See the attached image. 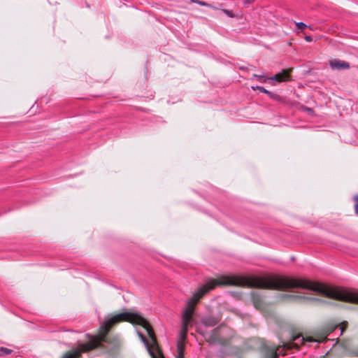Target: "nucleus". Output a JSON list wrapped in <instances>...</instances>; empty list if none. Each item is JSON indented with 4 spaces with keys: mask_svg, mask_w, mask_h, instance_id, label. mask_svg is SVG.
<instances>
[{
    "mask_svg": "<svg viewBox=\"0 0 358 358\" xmlns=\"http://www.w3.org/2000/svg\"><path fill=\"white\" fill-rule=\"evenodd\" d=\"M217 286H248L255 288L286 290L301 288L313 291L326 296V285L304 278H290L287 276L268 275L259 276L250 275L246 277L236 275H224L217 279H210L198 289L187 303V307L182 314V338H185L188 325L192 321V315L199 299L210 290Z\"/></svg>",
    "mask_w": 358,
    "mask_h": 358,
    "instance_id": "obj_1",
    "label": "nucleus"
},
{
    "mask_svg": "<svg viewBox=\"0 0 358 358\" xmlns=\"http://www.w3.org/2000/svg\"><path fill=\"white\" fill-rule=\"evenodd\" d=\"M122 322H129L133 324L141 325L147 331L148 336L151 340L150 343L145 336L138 331V334L145 344L149 354L152 358H164L162 352L158 348L155 332L145 318L141 315L130 312H124L112 316L100 327L101 339L103 342H106V336L110 329L115 324Z\"/></svg>",
    "mask_w": 358,
    "mask_h": 358,
    "instance_id": "obj_2",
    "label": "nucleus"
},
{
    "mask_svg": "<svg viewBox=\"0 0 358 358\" xmlns=\"http://www.w3.org/2000/svg\"><path fill=\"white\" fill-rule=\"evenodd\" d=\"M89 341L85 343H79L78 346L73 352H67L62 358H78L83 352L92 351L101 345L103 341L101 339V334L97 336L87 334Z\"/></svg>",
    "mask_w": 358,
    "mask_h": 358,
    "instance_id": "obj_3",
    "label": "nucleus"
},
{
    "mask_svg": "<svg viewBox=\"0 0 358 358\" xmlns=\"http://www.w3.org/2000/svg\"><path fill=\"white\" fill-rule=\"evenodd\" d=\"M225 329H213L210 335H209L208 341L211 343H218L222 345L227 344L228 343L227 339H224L221 338L220 335L221 334L224 333V331Z\"/></svg>",
    "mask_w": 358,
    "mask_h": 358,
    "instance_id": "obj_4",
    "label": "nucleus"
},
{
    "mask_svg": "<svg viewBox=\"0 0 358 358\" xmlns=\"http://www.w3.org/2000/svg\"><path fill=\"white\" fill-rule=\"evenodd\" d=\"M329 66L332 69L337 70L348 69L350 67V65L348 62L339 59L330 61Z\"/></svg>",
    "mask_w": 358,
    "mask_h": 358,
    "instance_id": "obj_5",
    "label": "nucleus"
},
{
    "mask_svg": "<svg viewBox=\"0 0 358 358\" xmlns=\"http://www.w3.org/2000/svg\"><path fill=\"white\" fill-rule=\"evenodd\" d=\"M252 89L253 90H259V92H261L264 94H268V96L273 100L278 101L281 100L280 96L278 94L270 92V91L266 90L262 86H259V85L252 86Z\"/></svg>",
    "mask_w": 358,
    "mask_h": 358,
    "instance_id": "obj_6",
    "label": "nucleus"
},
{
    "mask_svg": "<svg viewBox=\"0 0 358 358\" xmlns=\"http://www.w3.org/2000/svg\"><path fill=\"white\" fill-rule=\"evenodd\" d=\"M287 78L288 74L284 71H282L281 73H276L274 76H271V78H268V79L280 83L287 80Z\"/></svg>",
    "mask_w": 358,
    "mask_h": 358,
    "instance_id": "obj_7",
    "label": "nucleus"
},
{
    "mask_svg": "<svg viewBox=\"0 0 358 358\" xmlns=\"http://www.w3.org/2000/svg\"><path fill=\"white\" fill-rule=\"evenodd\" d=\"M185 344L182 341L177 343V355L176 358H185Z\"/></svg>",
    "mask_w": 358,
    "mask_h": 358,
    "instance_id": "obj_8",
    "label": "nucleus"
},
{
    "mask_svg": "<svg viewBox=\"0 0 358 358\" xmlns=\"http://www.w3.org/2000/svg\"><path fill=\"white\" fill-rule=\"evenodd\" d=\"M218 321L213 317H206L203 320V323L207 327H213L217 324Z\"/></svg>",
    "mask_w": 358,
    "mask_h": 358,
    "instance_id": "obj_9",
    "label": "nucleus"
},
{
    "mask_svg": "<svg viewBox=\"0 0 358 358\" xmlns=\"http://www.w3.org/2000/svg\"><path fill=\"white\" fill-rule=\"evenodd\" d=\"M282 350H281L280 348H276L275 346H273L271 348V356L272 357H276L281 354Z\"/></svg>",
    "mask_w": 358,
    "mask_h": 358,
    "instance_id": "obj_10",
    "label": "nucleus"
},
{
    "mask_svg": "<svg viewBox=\"0 0 358 358\" xmlns=\"http://www.w3.org/2000/svg\"><path fill=\"white\" fill-rule=\"evenodd\" d=\"M13 352V350L4 347H0V357L10 355Z\"/></svg>",
    "mask_w": 358,
    "mask_h": 358,
    "instance_id": "obj_11",
    "label": "nucleus"
},
{
    "mask_svg": "<svg viewBox=\"0 0 358 358\" xmlns=\"http://www.w3.org/2000/svg\"><path fill=\"white\" fill-rule=\"evenodd\" d=\"M192 1L194 3H196L198 5H200V6H205V7H208V8H212V5L206 2V1H201V0H192Z\"/></svg>",
    "mask_w": 358,
    "mask_h": 358,
    "instance_id": "obj_12",
    "label": "nucleus"
},
{
    "mask_svg": "<svg viewBox=\"0 0 358 358\" xmlns=\"http://www.w3.org/2000/svg\"><path fill=\"white\" fill-rule=\"evenodd\" d=\"M222 11L229 17H234V13L230 10H227V9H222Z\"/></svg>",
    "mask_w": 358,
    "mask_h": 358,
    "instance_id": "obj_13",
    "label": "nucleus"
},
{
    "mask_svg": "<svg viewBox=\"0 0 358 358\" xmlns=\"http://www.w3.org/2000/svg\"><path fill=\"white\" fill-rule=\"evenodd\" d=\"M354 200L355 201V211L357 215H358V195L354 196Z\"/></svg>",
    "mask_w": 358,
    "mask_h": 358,
    "instance_id": "obj_14",
    "label": "nucleus"
},
{
    "mask_svg": "<svg viewBox=\"0 0 358 358\" xmlns=\"http://www.w3.org/2000/svg\"><path fill=\"white\" fill-rule=\"evenodd\" d=\"M296 26L299 29H304L308 27L305 23L302 22H296Z\"/></svg>",
    "mask_w": 358,
    "mask_h": 358,
    "instance_id": "obj_15",
    "label": "nucleus"
},
{
    "mask_svg": "<svg viewBox=\"0 0 358 358\" xmlns=\"http://www.w3.org/2000/svg\"><path fill=\"white\" fill-rule=\"evenodd\" d=\"M294 341L299 340L300 341H301L302 343H304V341H306L305 338L301 335H299V336L294 337Z\"/></svg>",
    "mask_w": 358,
    "mask_h": 358,
    "instance_id": "obj_16",
    "label": "nucleus"
},
{
    "mask_svg": "<svg viewBox=\"0 0 358 358\" xmlns=\"http://www.w3.org/2000/svg\"><path fill=\"white\" fill-rule=\"evenodd\" d=\"M255 0H243V3L245 6H248L249 4L253 3Z\"/></svg>",
    "mask_w": 358,
    "mask_h": 358,
    "instance_id": "obj_17",
    "label": "nucleus"
},
{
    "mask_svg": "<svg viewBox=\"0 0 358 358\" xmlns=\"http://www.w3.org/2000/svg\"><path fill=\"white\" fill-rule=\"evenodd\" d=\"M343 324H345V327H342L340 328V335H341L343 332V331L345 330V328L347 325V322H344Z\"/></svg>",
    "mask_w": 358,
    "mask_h": 358,
    "instance_id": "obj_18",
    "label": "nucleus"
},
{
    "mask_svg": "<svg viewBox=\"0 0 358 358\" xmlns=\"http://www.w3.org/2000/svg\"><path fill=\"white\" fill-rule=\"evenodd\" d=\"M305 40L308 42H310V41H312L313 38L310 36H306L305 37Z\"/></svg>",
    "mask_w": 358,
    "mask_h": 358,
    "instance_id": "obj_19",
    "label": "nucleus"
},
{
    "mask_svg": "<svg viewBox=\"0 0 358 358\" xmlns=\"http://www.w3.org/2000/svg\"><path fill=\"white\" fill-rule=\"evenodd\" d=\"M255 77H257L259 80H261V79H262L264 78L263 76H261V75H257V74H255L254 75Z\"/></svg>",
    "mask_w": 358,
    "mask_h": 358,
    "instance_id": "obj_20",
    "label": "nucleus"
},
{
    "mask_svg": "<svg viewBox=\"0 0 358 358\" xmlns=\"http://www.w3.org/2000/svg\"><path fill=\"white\" fill-rule=\"evenodd\" d=\"M307 341L311 342V341H316L315 340H313V339H308V340H307Z\"/></svg>",
    "mask_w": 358,
    "mask_h": 358,
    "instance_id": "obj_21",
    "label": "nucleus"
},
{
    "mask_svg": "<svg viewBox=\"0 0 358 358\" xmlns=\"http://www.w3.org/2000/svg\"><path fill=\"white\" fill-rule=\"evenodd\" d=\"M309 299H311V300H317V299H315V298H309Z\"/></svg>",
    "mask_w": 358,
    "mask_h": 358,
    "instance_id": "obj_22",
    "label": "nucleus"
},
{
    "mask_svg": "<svg viewBox=\"0 0 358 358\" xmlns=\"http://www.w3.org/2000/svg\"><path fill=\"white\" fill-rule=\"evenodd\" d=\"M357 355H358V352H357Z\"/></svg>",
    "mask_w": 358,
    "mask_h": 358,
    "instance_id": "obj_23",
    "label": "nucleus"
}]
</instances>
